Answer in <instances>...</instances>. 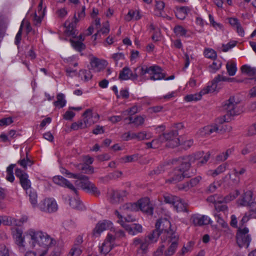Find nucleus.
I'll list each match as a JSON object with an SVG mask.
<instances>
[{"label": "nucleus", "mask_w": 256, "mask_h": 256, "mask_svg": "<svg viewBox=\"0 0 256 256\" xmlns=\"http://www.w3.org/2000/svg\"><path fill=\"white\" fill-rule=\"evenodd\" d=\"M210 154L208 152L204 153L203 152H198L193 155L186 156L174 159L172 164H180L178 168L174 169L170 174V178L166 180V183L176 184L182 180L184 177L188 176L187 171L190 169L191 164L198 162L197 164L201 166L205 164L210 159Z\"/></svg>", "instance_id": "obj_1"}, {"label": "nucleus", "mask_w": 256, "mask_h": 256, "mask_svg": "<svg viewBox=\"0 0 256 256\" xmlns=\"http://www.w3.org/2000/svg\"><path fill=\"white\" fill-rule=\"evenodd\" d=\"M26 234L30 237L34 250L27 251L24 256H46L49 248L56 244L54 238L40 230L30 228L26 231Z\"/></svg>", "instance_id": "obj_2"}, {"label": "nucleus", "mask_w": 256, "mask_h": 256, "mask_svg": "<svg viewBox=\"0 0 256 256\" xmlns=\"http://www.w3.org/2000/svg\"><path fill=\"white\" fill-rule=\"evenodd\" d=\"M136 70H139V74L142 80H160L164 79L166 76V74L163 72L162 69L157 65L149 66L146 65L140 66L136 68Z\"/></svg>", "instance_id": "obj_3"}, {"label": "nucleus", "mask_w": 256, "mask_h": 256, "mask_svg": "<svg viewBox=\"0 0 256 256\" xmlns=\"http://www.w3.org/2000/svg\"><path fill=\"white\" fill-rule=\"evenodd\" d=\"M223 109L228 115L234 116L240 114L242 112L243 106L238 98L231 96L226 100L222 106Z\"/></svg>", "instance_id": "obj_4"}, {"label": "nucleus", "mask_w": 256, "mask_h": 256, "mask_svg": "<svg viewBox=\"0 0 256 256\" xmlns=\"http://www.w3.org/2000/svg\"><path fill=\"white\" fill-rule=\"evenodd\" d=\"M171 224L166 218L158 219L156 224V229L160 232L161 236V240L165 241L168 238L174 235H176V233L170 229Z\"/></svg>", "instance_id": "obj_5"}, {"label": "nucleus", "mask_w": 256, "mask_h": 256, "mask_svg": "<svg viewBox=\"0 0 256 256\" xmlns=\"http://www.w3.org/2000/svg\"><path fill=\"white\" fill-rule=\"evenodd\" d=\"M164 202L171 204L177 212H187V204L180 198L170 194L164 196Z\"/></svg>", "instance_id": "obj_6"}, {"label": "nucleus", "mask_w": 256, "mask_h": 256, "mask_svg": "<svg viewBox=\"0 0 256 256\" xmlns=\"http://www.w3.org/2000/svg\"><path fill=\"white\" fill-rule=\"evenodd\" d=\"M160 138H164V142L167 147L173 148L180 144L177 130H172L160 135Z\"/></svg>", "instance_id": "obj_7"}, {"label": "nucleus", "mask_w": 256, "mask_h": 256, "mask_svg": "<svg viewBox=\"0 0 256 256\" xmlns=\"http://www.w3.org/2000/svg\"><path fill=\"white\" fill-rule=\"evenodd\" d=\"M178 236L176 235L168 238L165 241L162 240V242H164L165 246H168V248L164 250V256H172L176 252L178 246Z\"/></svg>", "instance_id": "obj_8"}, {"label": "nucleus", "mask_w": 256, "mask_h": 256, "mask_svg": "<svg viewBox=\"0 0 256 256\" xmlns=\"http://www.w3.org/2000/svg\"><path fill=\"white\" fill-rule=\"evenodd\" d=\"M249 230L248 228H239L236 234L237 243L240 247L246 246L248 247L251 241L250 236L248 234Z\"/></svg>", "instance_id": "obj_9"}, {"label": "nucleus", "mask_w": 256, "mask_h": 256, "mask_svg": "<svg viewBox=\"0 0 256 256\" xmlns=\"http://www.w3.org/2000/svg\"><path fill=\"white\" fill-rule=\"evenodd\" d=\"M40 210L42 212H52L58 210V204L53 198H46L38 205Z\"/></svg>", "instance_id": "obj_10"}, {"label": "nucleus", "mask_w": 256, "mask_h": 256, "mask_svg": "<svg viewBox=\"0 0 256 256\" xmlns=\"http://www.w3.org/2000/svg\"><path fill=\"white\" fill-rule=\"evenodd\" d=\"M15 242L18 246V250L20 252L24 253L26 248V242L24 236H22V230L18 228H14L12 232Z\"/></svg>", "instance_id": "obj_11"}, {"label": "nucleus", "mask_w": 256, "mask_h": 256, "mask_svg": "<svg viewBox=\"0 0 256 256\" xmlns=\"http://www.w3.org/2000/svg\"><path fill=\"white\" fill-rule=\"evenodd\" d=\"M115 240L116 237L112 234L108 233L103 243L99 247L100 252L104 254H108L114 247Z\"/></svg>", "instance_id": "obj_12"}, {"label": "nucleus", "mask_w": 256, "mask_h": 256, "mask_svg": "<svg viewBox=\"0 0 256 256\" xmlns=\"http://www.w3.org/2000/svg\"><path fill=\"white\" fill-rule=\"evenodd\" d=\"M216 90V86L212 88V86H207L202 90L198 93L188 94L185 96L184 99L187 102H196L201 100L203 95L212 92Z\"/></svg>", "instance_id": "obj_13"}, {"label": "nucleus", "mask_w": 256, "mask_h": 256, "mask_svg": "<svg viewBox=\"0 0 256 256\" xmlns=\"http://www.w3.org/2000/svg\"><path fill=\"white\" fill-rule=\"evenodd\" d=\"M150 242L144 238H136L134 239L132 246L136 248L139 254H144L148 252Z\"/></svg>", "instance_id": "obj_14"}, {"label": "nucleus", "mask_w": 256, "mask_h": 256, "mask_svg": "<svg viewBox=\"0 0 256 256\" xmlns=\"http://www.w3.org/2000/svg\"><path fill=\"white\" fill-rule=\"evenodd\" d=\"M112 225L113 224L110 220H104L98 222L92 231V237L94 238L99 237L104 230L111 229Z\"/></svg>", "instance_id": "obj_15"}, {"label": "nucleus", "mask_w": 256, "mask_h": 256, "mask_svg": "<svg viewBox=\"0 0 256 256\" xmlns=\"http://www.w3.org/2000/svg\"><path fill=\"white\" fill-rule=\"evenodd\" d=\"M140 76L139 74V70H136V68L134 70V72L128 67H124L120 73L118 78L120 80H136Z\"/></svg>", "instance_id": "obj_16"}, {"label": "nucleus", "mask_w": 256, "mask_h": 256, "mask_svg": "<svg viewBox=\"0 0 256 256\" xmlns=\"http://www.w3.org/2000/svg\"><path fill=\"white\" fill-rule=\"evenodd\" d=\"M16 176L19 178L20 184L22 188L27 191L31 189V182L28 179V176L20 168L15 170Z\"/></svg>", "instance_id": "obj_17"}, {"label": "nucleus", "mask_w": 256, "mask_h": 256, "mask_svg": "<svg viewBox=\"0 0 256 256\" xmlns=\"http://www.w3.org/2000/svg\"><path fill=\"white\" fill-rule=\"evenodd\" d=\"M137 204L138 210H140L142 212L150 215L153 214L154 208L148 198L146 197L140 200Z\"/></svg>", "instance_id": "obj_18"}, {"label": "nucleus", "mask_w": 256, "mask_h": 256, "mask_svg": "<svg viewBox=\"0 0 256 256\" xmlns=\"http://www.w3.org/2000/svg\"><path fill=\"white\" fill-rule=\"evenodd\" d=\"M190 220L196 226L206 225L212 222L210 218L208 216L198 214H192L191 216Z\"/></svg>", "instance_id": "obj_19"}, {"label": "nucleus", "mask_w": 256, "mask_h": 256, "mask_svg": "<svg viewBox=\"0 0 256 256\" xmlns=\"http://www.w3.org/2000/svg\"><path fill=\"white\" fill-rule=\"evenodd\" d=\"M253 200V192L251 190L244 192L236 201L238 206H248Z\"/></svg>", "instance_id": "obj_20"}, {"label": "nucleus", "mask_w": 256, "mask_h": 256, "mask_svg": "<svg viewBox=\"0 0 256 256\" xmlns=\"http://www.w3.org/2000/svg\"><path fill=\"white\" fill-rule=\"evenodd\" d=\"M53 182L56 184L62 186L66 187L72 190L76 195L78 194V190L68 180L60 176H55L53 178Z\"/></svg>", "instance_id": "obj_21"}, {"label": "nucleus", "mask_w": 256, "mask_h": 256, "mask_svg": "<svg viewBox=\"0 0 256 256\" xmlns=\"http://www.w3.org/2000/svg\"><path fill=\"white\" fill-rule=\"evenodd\" d=\"M127 194V192L125 190H112L109 193L108 200L112 204H117L122 201L123 198L126 196Z\"/></svg>", "instance_id": "obj_22"}, {"label": "nucleus", "mask_w": 256, "mask_h": 256, "mask_svg": "<svg viewBox=\"0 0 256 256\" xmlns=\"http://www.w3.org/2000/svg\"><path fill=\"white\" fill-rule=\"evenodd\" d=\"M216 124L206 126L198 130V134L201 136H206L218 131Z\"/></svg>", "instance_id": "obj_23"}, {"label": "nucleus", "mask_w": 256, "mask_h": 256, "mask_svg": "<svg viewBox=\"0 0 256 256\" xmlns=\"http://www.w3.org/2000/svg\"><path fill=\"white\" fill-rule=\"evenodd\" d=\"M122 226L132 235L136 234L142 231V227L139 224H134L129 225L128 224H122Z\"/></svg>", "instance_id": "obj_24"}, {"label": "nucleus", "mask_w": 256, "mask_h": 256, "mask_svg": "<svg viewBox=\"0 0 256 256\" xmlns=\"http://www.w3.org/2000/svg\"><path fill=\"white\" fill-rule=\"evenodd\" d=\"M78 21V20L75 17V21L74 22H70L68 20H66L64 23V26L66 27V30H64V32L66 35L68 36H72L73 37H75L76 36V30H75V26L76 22Z\"/></svg>", "instance_id": "obj_25"}, {"label": "nucleus", "mask_w": 256, "mask_h": 256, "mask_svg": "<svg viewBox=\"0 0 256 256\" xmlns=\"http://www.w3.org/2000/svg\"><path fill=\"white\" fill-rule=\"evenodd\" d=\"M228 165L226 163L222 164L220 165L215 170H210L206 172V174L209 176L212 177H216V176L224 172L228 167Z\"/></svg>", "instance_id": "obj_26"}, {"label": "nucleus", "mask_w": 256, "mask_h": 256, "mask_svg": "<svg viewBox=\"0 0 256 256\" xmlns=\"http://www.w3.org/2000/svg\"><path fill=\"white\" fill-rule=\"evenodd\" d=\"M20 222H18L17 220L14 218L6 216H0V226L2 224L6 226H17L20 224Z\"/></svg>", "instance_id": "obj_27"}, {"label": "nucleus", "mask_w": 256, "mask_h": 256, "mask_svg": "<svg viewBox=\"0 0 256 256\" xmlns=\"http://www.w3.org/2000/svg\"><path fill=\"white\" fill-rule=\"evenodd\" d=\"M90 64L92 69L96 72H100L104 68L102 61L96 57L90 60Z\"/></svg>", "instance_id": "obj_28"}, {"label": "nucleus", "mask_w": 256, "mask_h": 256, "mask_svg": "<svg viewBox=\"0 0 256 256\" xmlns=\"http://www.w3.org/2000/svg\"><path fill=\"white\" fill-rule=\"evenodd\" d=\"M191 10V8L188 6H182L177 9L176 12V17L181 20H184L188 14Z\"/></svg>", "instance_id": "obj_29"}, {"label": "nucleus", "mask_w": 256, "mask_h": 256, "mask_svg": "<svg viewBox=\"0 0 256 256\" xmlns=\"http://www.w3.org/2000/svg\"><path fill=\"white\" fill-rule=\"evenodd\" d=\"M84 120L87 119L89 121L94 122L92 124L96 122L99 119V115L98 114H93L91 109L86 110L83 114Z\"/></svg>", "instance_id": "obj_30"}, {"label": "nucleus", "mask_w": 256, "mask_h": 256, "mask_svg": "<svg viewBox=\"0 0 256 256\" xmlns=\"http://www.w3.org/2000/svg\"><path fill=\"white\" fill-rule=\"evenodd\" d=\"M152 137L151 133H146V132H140L138 133H132V140L136 139L138 140H148Z\"/></svg>", "instance_id": "obj_31"}, {"label": "nucleus", "mask_w": 256, "mask_h": 256, "mask_svg": "<svg viewBox=\"0 0 256 256\" xmlns=\"http://www.w3.org/2000/svg\"><path fill=\"white\" fill-rule=\"evenodd\" d=\"M146 117L141 116H138L133 118L132 116H129L128 118H124L125 120H128L129 122L128 124H133L136 126H138L142 125L144 122Z\"/></svg>", "instance_id": "obj_32"}, {"label": "nucleus", "mask_w": 256, "mask_h": 256, "mask_svg": "<svg viewBox=\"0 0 256 256\" xmlns=\"http://www.w3.org/2000/svg\"><path fill=\"white\" fill-rule=\"evenodd\" d=\"M66 103L65 96L62 93H59L56 96V100L54 102V105L56 107L62 108L64 107Z\"/></svg>", "instance_id": "obj_33"}, {"label": "nucleus", "mask_w": 256, "mask_h": 256, "mask_svg": "<svg viewBox=\"0 0 256 256\" xmlns=\"http://www.w3.org/2000/svg\"><path fill=\"white\" fill-rule=\"evenodd\" d=\"M142 16L138 10H130L128 14L125 16L124 20L126 22H130L132 20H138L141 18Z\"/></svg>", "instance_id": "obj_34"}, {"label": "nucleus", "mask_w": 256, "mask_h": 256, "mask_svg": "<svg viewBox=\"0 0 256 256\" xmlns=\"http://www.w3.org/2000/svg\"><path fill=\"white\" fill-rule=\"evenodd\" d=\"M26 194L28 195L29 197V200L31 204H32L34 208L36 207L37 205V194L36 192L32 190V188L26 191Z\"/></svg>", "instance_id": "obj_35"}, {"label": "nucleus", "mask_w": 256, "mask_h": 256, "mask_svg": "<svg viewBox=\"0 0 256 256\" xmlns=\"http://www.w3.org/2000/svg\"><path fill=\"white\" fill-rule=\"evenodd\" d=\"M240 194V192L238 190H236L229 194L223 198L221 196L222 200H218V202H228L234 200Z\"/></svg>", "instance_id": "obj_36"}, {"label": "nucleus", "mask_w": 256, "mask_h": 256, "mask_svg": "<svg viewBox=\"0 0 256 256\" xmlns=\"http://www.w3.org/2000/svg\"><path fill=\"white\" fill-rule=\"evenodd\" d=\"M160 235V232L155 229L152 232L144 238L146 239H147L149 241L150 244L156 242L158 241Z\"/></svg>", "instance_id": "obj_37"}, {"label": "nucleus", "mask_w": 256, "mask_h": 256, "mask_svg": "<svg viewBox=\"0 0 256 256\" xmlns=\"http://www.w3.org/2000/svg\"><path fill=\"white\" fill-rule=\"evenodd\" d=\"M70 206L74 209L82 210L84 206L77 196L74 198H70L69 202Z\"/></svg>", "instance_id": "obj_38"}, {"label": "nucleus", "mask_w": 256, "mask_h": 256, "mask_svg": "<svg viewBox=\"0 0 256 256\" xmlns=\"http://www.w3.org/2000/svg\"><path fill=\"white\" fill-rule=\"evenodd\" d=\"M241 71L242 73L248 76H254L256 75V68L247 64L243 65L241 67Z\"/></svg>", "instance_id": "obj_39"}, {"label": "nucleus", "mask_w": 256, "mask_h": 256, "mask_svg": "<svg viewBox=\"0 0 256 256\" xmlns=\"http://www.w3.org/2000/svg\"><path fill=\"white\" fill-rule=\"evenodd\" d=\"M120 208L121 210L126 212H134L138 210L137 202L126 203L123 204Z\"/></svg>", "instance_id": "obj_40"}, {"label": "nucleus", "mask_w": 256, "mask_h": 256, "mask_svg": "<svg viewBox=\"0 0 256 256\" xmlns=\"http://www.w3.org/2000/svg\"><path fill=\"white\" fill-rule=\"evenodd\" d=\"M174 32L176 36L178 37L187 36V30L180 25H176L174 28Z\"/></svg>", "instance_id": "obj_41"}, {"label": "nucleus", "mask_w": 256, "mask_h": 256, "mask_svg": "<svg viewBox=\"0 0 256 256\" xmlns=\"http://www.w3.org/2000/svg\"><path fill=\"white\" fill-rule=\"evenodd\" d=\"M222 63L219 60H215L208 66V71L210 73H216L222 66Z\"/></svg>", "instance_id": "obj_42"}, {"label": "nucleus", "mask_w": 256, "mask_h": 256, "mask_svg": "<svg viewBox=\"0 0 256 256\" xmlns=\"http://www.w3.org/2000/svg\"><path fill=\"white\" fill-rule=\"evenodd\" d=\"M15 166V164H11L6 168V179L7 180L11 182H13L14 180L13 171Z\"/></svg>", "instance_id": "obj_43"}, {"label": "nucleus", "mask_w": 256, "mask_h": 256, "mask_svg": "<svg viewBox=\"0 0 256 256\" xmlns=\"http://www.w3.org/2000/svg\"><path fill=\"white\" fill-rule=\"evenodd\" d=\"M230 78H227L226 76H223L222 75L218 74V75L212 81L210 85H208V86H212L214 88V86H216V89L217 87V84L220 82H228L230 81Z\"/></svg>", "instance_id": "obj_44"}, {"label": "nucleus", "mask_w": 256, "mask_h": 256, "mask_svg": "<svg viewBox=\"0 0 256 256\" xmlns=\"http://www.w3.org/2000/svg\"><path fill=\"white\" fill-rule=\"evenodd\" d=\"M165 6L164 2L162 1L156 0L155 12L157 16H162V12Z\"/></svg>", "instance_id": "obj_45"}, {"label": "nucleus", "mask_w": 256, "mask_h": 256, "mask_svg": "<svg viewBox=\"0 0 256 256\" xmlns=\"http://www.w3.org/2000/svg\"><path fill=\"white\" fill-rule=\"evenodd\" d=\"M82 253L81 246H76V245H73L67 256H80Z\"/></svg>", "instance_id": "obj_46"}, {"label": "nucleus", "mask_w": 256, "mask_h": 256, "mask_svg": "<svg viewBox=\"0 0 256 256\" xmlns=\"http://www.w3.org/2000/svg\"><path fill=\"white\" fill-rule=\"evenodd\" d=\"M70 42L72 47L78 52H81L86 48L85 45L82 42L72 40H70Z\"/></svg>", "instance_id": "obj_47"}, {"label": "nucleus", "mask_w": 256, "mask_h": 256, "mask_svg": "<svg viewBox=\"0 0 256 256\" xmlns=\"http://www.w3.org/2000/svg\"><path fill=\"white\" fill-rule=\"evenodd\" d=\"M122 172L121 171H116L110 173L105 177L102 178L100 179L104 182H108L109 180L112 178H118L122 176Z\"/></svg>", "instance_id": "obj_48"}, {"label": "nucleus", "mask_w": 256, "mask_h": 256, "mask_svg": "<svg viewBox=\"0 0 256 256\" xmlns=\"http://www.w3.org/2000/svg\"><path fill=\"white\" fill-rule=\"evenodd\" d=\"M79 74L82 79L86 82L90 80L92 78V74L89 70H82L80 71Z\"/></svg>", "instance_id": "obj_49"}, {"label": "nucleus", "mask_w": 256, "mask_h": 256, "mask_svg": "<svg viewBox=\"0 0 256 256\" xmlns=\"http://www.w3.org/2000/svg\"><path fill=\"white\" fill-rule=\"evenodd\" d=\"M226 68L227 72L230 76H233L236 74L237 68L235 62L228 63Z\"/></svg>", "instance_id": "obj_50"}, {"label": "nucleus", "mask_w": 256, "mask_h": 256, "mask_svg": "<svg viewBox=\"0 0 256 256\" xmlns=\"http://www.w3.org/2000/svg\"><path fill=\"white\" fill-rule=\"evenodd\" d=\"M204 56L208 58L215 59L217 57L216 52L210 48H206L204 52Z\"/></svg>", "instance_id": "obj_51"}, {"label": "nucleus", "mask_w": 256, "mask_h": 256, "mask_svg": "<svg viewBox=\"0 0 256 256\" xmlns=\"http://www.w3.org/2000/svg\"><path fill=\"white\" fill-rule=\"evenodd\" d=\"M80 180H82L80 182L81 188L82 189L86 190L87 192H88L90 190V186H92L93 183L88 180L87 176L86 178L80 179Z\"/></svg>", "instance_id": "obj_52"}, {"label": "nucleus", "mask_w": 256, "mask_h": 256, "mask_svg": "<svg viewBox=\"0 0 256 256\" xmlns=\"http://www.w3.org/2000/svg\"><path fill=\"white\" fill-rule=\"evenodd\" d=\"M18 163L25 170L26 169L28 166H31L33 164V162L28 158L20 160Z\"/></svg>", "instance_id": "obj_53"}, {"label": "nucleus", "mask_w": 256, "mask_h": 256, "mask_svg": "<svg viewBox=\"0 0 256 256\" xmlns=\"http://www.w3.org/2000/svg\"><path fill=\"white\" fill-rule=\"evenodd\" d=\"M208 18L210 24L213 28L216 30H222L223 28V26L220 24L214 21V18L211 14H209Z\"/></svg>", "instance_id": "obj_54"}, {"label": "nucleus", "mask_w": 256, "mask_h": 256, "mask_svg": "<svg viewBox=\"0 0 256 256\" xmlns=\"http://www.w3.org/2000/svg\"><path fill=\"white\" fill-rule=\"evenodd\" d=\"M137 158L138 156L135 154L131 156H126L121 158L120 159V161L122 163L130 162L134 161L136 159H137Z\"/></svg>", "instance_id": "obj_55"}, {"label": "nucleus", "mask_w": 256, "mask_h": 256, "mask_svg": "<svg viewBox=\"0 0 256 256\" xmlns=\"http://www.w3.org/2000/svg\"><path fill=\"white\" fill-rule=\"evenodd\" d=\"M237 44V42L235 40L230 41L227 44H223L222 46V52H226L228 51L230 49L234 47Z\"/></svg>", "instance_id": "obj_56"}, {"label": "nucleus", "mask_w": 256, "mask_h": 256, "mask_svg": "<svg viewBox=\"0 0 256 256\" xmlns=\"http://www.w3.org/2000/svg\"><path fill=\"white\" fill-rule=\"evenodd\" d=\"M93 122H94L92 121L90 122L88 120L85 119L84 120V122H82V120H80L78 121L77 123L80 128L84 129L92 125V123Z\"/></svg>", "instance_id": "obj_57"}, {"label": "nucleus", "mask_w": 256, "mask_h": 256, "mask_svg": "<svg viewBox=\"0 0 256 256\" xmlns=\"http://www.w3.org/2000/svg\"><path fill=\"white\" fill-rule=\"evenodd\" d=\"M165 248V244L164 242H162V243L160 246L156 249V250L154 252V256H162L164 254V250Z\"/></svg>", "instance_id": "obj_58"}, {"label": "nucleus", "mask_w": 256, "mask_h": 256, "mask_svg": "<svg viewBox=\"0 0 256 256\" xmlns=\"http://www.w3.org/2000/svg\"><path fill=\"white\" fill-rule=\"evenodd\" d=\"M112 58L114 60L116 64L118 62L124 59V55L122 52L115 53L112 55Z\"/></svg>", "instance_id": "obj_59"}, {"label": "nucleus", "mask_w": 256, "mask_h": 256, "mask_svg": "<svg viewBox=\"0 0 256 256\" xmlns=\"http://www.w3.org/2000/svg\"><path fill=\"white\" fill-rule=\"evenodd\" d=\"M194 245V242H188L186 245L184 246L182 250H181V254L184 255L190 252L192 250V248Z\"/></svg>", "instance_id": "obj_60"}, {"label": "nucleus", "mask_w": 256, "mask_h": 256, "mask_svg": "<svg viewBox=\"0 0 256 256\" xmlns=\"http://www.w3.org/2000/svg\"><path fill=\"white\" fill-rule=\"evenodd\" d=\"M0 256H10V250L4 244H0Z\"/></svg>", "instance_id": "obj_61"}, {"label": "nucleus", "mask_w": 256, "mask_h": 256, "mask_svg": "<svg viewBox=\"0 0 256 256\" xmlns=\"http://www.w3.org/2000/svg\"><path fill=\"white\" fill-rule=\"evenodd\" d=\"M214 217L216 222L222 228H227L228 224L225 222L224 220L221 218L220 214H214Z\"/></svg>", "instance_id": "obj_62"}, {"label": "nucleus", "mask_w": 256, "mask_h": 256, "mask_svg": "<svg viewBox=\"0 0 256 256\" xmlns=\"http://www.w3.org/2000/svg\"><path fill=\"white\" fill-rule=\"evenodd\" d=\"M111 231L114 232V235H113L114 236L116 237V240L118 238H122L125 236V234L124 231L122 230H116L114 228H111Z\"/></svg>", "instance_id": "obj_63"}, {"label": "nucleus", "mask_w": 256, "mask_h": 256, "mask_svg": "<svg viewBox=\"0 0 256 256\" xmlns=\"http://www.w3.org/2000/svg\"><path fill=\"white\" fill-rule=\"evenodd\" d=\"M110 32V25L108 22H107L104 24L102 28L98 30V33H102V34H107Z\"/></svg>", "instance_id": "obj_64"}]
</instances>
